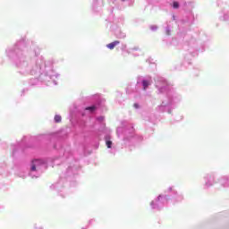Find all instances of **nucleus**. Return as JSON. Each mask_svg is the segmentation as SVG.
Here are the masks:
<instances>
[{
  "mask_svg": "<svg viewBox=\"0 0 229 229\" xmlns=\"http://www.w3.org/2000/svg\"><path fill=\"white\" fill-rule=\"evenodd\" d=\"M119 43H120L119 41H114L110 44H107L106 47L110 50H113V49H114V47H116L119 45Z\"/></svg>",
  "mask_w": 229,
  "mask_h": 229,
  "instance_id": "nucleus-1",
  "label": "nucleus"
},
{
  "mask_svg": "<svg viewBox=\"0 0 229 229\" xmlns=\"http://www.w3.org/2000/svg\"><path fill=\"white\" fill-rule=\"evenodd\" d=\"M40 161L38 159H36L32 162V165L30 166V171L35 172L36 171V165L37 164H39Z\"/></svg>",
  "mask_w": 229,
  "mask_h": 229,
  "instance_id": "nucleus-2",
  "label": "nucleus"
},
{
  "mask_svg": "<svg viewBox=\"0 0 229 229\" xmlns=\"http://www.w3.org/2000/svg\"><path fill=\"white\" fill-rule=\"evenodd\" d=\"M150 82L148 81H143V89L146 90L149 87Z\"/></svg>",
  "mask_w": 229,
  "mask_h": 229,
  "instance_id": "nucleus-3",
  "label": "nucleus"
},
{
  "mask_svg": "<svg viewBox=\"0 0 229 229\" xmlns=\"http://www.w3.org/2000/svg\"><path fill=\"white\" fill-rule=\"evenodd\" d=\"M55 123H61V122H62V117H61V115L56 114V115L55 116Z\"/></svg>",
  "mask_w": 229,
  "mask_h": 229,
  "instance_id": "nucleus-4",
  "label": "nucleus"
},
{
  "mask_svg": "<svg viewBox=\"0 0 229 229\" xmlns=\"http://www.w3.org/2000/svg\"><path fill=\"white\" fill-rule=\"evenodd\" d=\"M86 111H91L94 112L96 110V106H89L85 108Z\"/></svg>",
  "mask_w": 229,
  "mask_h": 229,
  "instance_id": "nucleus-5",
  "label": "nucleus"
},
{
  "mask_svg": "<svg viewBox=\"0 0 229 229\" xmlns=\"http://www.w3.org/2000/svg\"><path fill=\"white\" fill-rule=\"evenodd\" d=\"M111 145H113V142L111 140L106 141V146L108 148H111Z\"/></svg>",
  "mask_w": 229,
  "mask_h": 229,
  "instance_id": "nucleus-6",
  "label": "nucleus"
},
{
  "mask_svg": "<svg viewBox=\"0 0 229 229\" xmlns=\"http://www.w3.org/2000/svg\"><path fill=\"white\" fill-rule=\"evenodd\" d=\"M179 6L178 2H174V9H178Z\"/></svg>",
  "mask_w": 229,
  "mask_h": 229,
  "instance_id": "nucleus-7",
  "label": "nucleus"
},
{
  "mask_svg": "<svg viewBox=\"0 0 229 229\" xmlns=\"http://www.w3.org/2000/svg\"><path fill=\"white\" fill-rule=\"evenodd\" d=\"M98 121L102 123L104 121V117H98Z\"/></svg>",
  "mask_w": 229,
  "mask_h": 229,
  "instance_id": "nucleus-8",
  "label": "nucleus"
},
{
  "mask_svg": "<svg viewBox=\"0 0 229 229\" xmlns=\"http://www.w3.org/2000/svg\"><path fill=\"white\" fill-rule=\"evenodd\" d=\"M133 106L134 108H139V104H134Z\"/></svg>",
  "mask_w": 229,
  "mask_h": 229,
  "instance_id": "nucleus-9",
  "label": "nucleus"
},
{
  "mask_svg": "<svg viewBox=\"0 0 229 229\" xmlns=\"http://www.w3.org/2000/svg\"><path fill=\"white\" fill-rule=\"evenodd\" d=\"M151 205H154V202H151Z\"/></svg>",
  "mask_w": 229,
  "mask_h": 229,
  "instance_id": "nucleus-10",
  "label": "nucleus"
},
{
  "mask_svg": "<svg viewBox=\"0 0 229 229\" xmlns=\"http://www.w3.org/2000/svg\"><path fill=\"white\" fill-rule=\"evenodd\" d=\"M123 2L126 1V0H122Z\"/></svg>",
  "mask_w": 229,
  "mask_h": 229,
  "instance_id": "nucleus-11",
  "label": "nucleus"
}]
</instances>
